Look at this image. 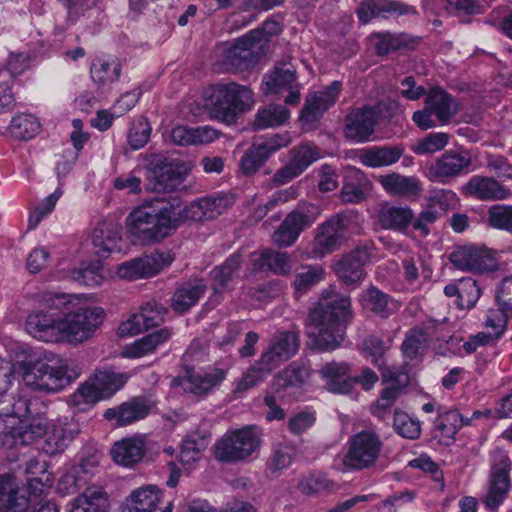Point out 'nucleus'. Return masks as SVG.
<instances>
[{
    "label": "nucleus",
    "instance_id": "f257e3e1",
    "mask_svg": "<svg viewBox=\"0 0 512 512\" xmlns=\"http://www.w3.org/2000/svg\"><path fill=\"white\" fill-rule=\"evenodd\" d=\"M351 316V300L348 296L334 291L323 294L309 312L311 343L321 351L338 348L344 338L345 323Z\"/></svg>",
    "mask_w": 512,
    "mask_h": 512
},
{
    "label": "nucleus",
    "instance_id": "f03ea898",
    "mask_svg": "<svg viewBox=\"0 0 512 512\" xmlns=\"http://www.w3.org/2000/svg\"><path fill=\"white\" fill-rule=\"evenodd\" d=\"M173 202L160 209L139 206L126 218L127 235L135 245H152L169 237L180 225Z\"/></svg>",
    "mask_w": 512,
    "mask_h": 512
},
{
    "label": "nucleus",
    "instance_id": "7ed1b4c3",
    "mask_svg": "<svg viewBox=\"0 0 512 512\" xmlns=\"http://www.w3.org/2000/svg\"><path fill=\"white\" fill-rule=\"evenodd\" d=\"M252 103V91L235 82L217 84L205 92V106L218 119L232 118L249 109Z\"/></svg>",
    "mask_w": 512,
    "mask_h": 512
},
{
    "label": "nucleus",
    "instance_id": "20e7f679",
    "mask_svg": "<svg viewBox=\"0 0 512 512\" xmlns=\"http://www.w3.org/2000/svg\"><path fill=\"white\" fill-rule=\"evenodd\" d=\"M261 436L256 426L228 431L214 444V457L223 463L244 462L259 449Z\"/></svg>",
    "mask_w": 512,
    "mask_h": 512
},
{
    "label": "nucleus",
    "instance_id": "39448f33",
    "mask_svg": "<svg viewBox=\"0 0 512 512\" xmlns=\"http://www.w3.org/2000/svg\"><path fill=\"white\" fill-rule=\"evenodd\" d=\"M77 375L69 367L67 361H60L57 365H50L37 361L27 364L22 374L25 387L32 390L54 393L64 389Z\"/></svg>",
    "mask_w": 512,
    "mask_h": 512
},
{
    "label": "nucleus",
    "instance_id": "423d86ee",
    "mask_svg": "<svg viewBox=\"0 0 512 512\" xmlns=\"http://www.w3.org/2000/svg\"><path fill=\"white\" fill-rule=\"evenodd\" d=\"M99 306H83L61 316L60 342L80 344L93 336L105 319Z\"/></svg>",
    "mask_w": 512,
    "mask_h": 512
},
{
    "label": "nucleus",
    "instance_id": "0eeeda50",
    "mask_svg": "<svg viewBox=\"0 0 512 512\" xmlns=\"http://www.w3.org/2000/svg\"><path fill=\"white\" fill-rule=\"evenodd\" d=\"M321 213L320 205L305 200L299 201L273 232V243L283 248L292 246L301 233L318 220Z\"/></svg>",
    "mask_w": 512,
    "mask_h": 512
},
{
    "label": "nucleus",
    "instance_id": "6e6552de",
    "mask_svg": "<svg viewBox=\"0 0 512 512\" xmlns=\"http://www.w3.org/2000/svg\"><path fill=\"white\" fill-rule=\"evenodd\" d=\"M459 109L458 102L447 91L435 87L428 91L424 108L413 113L414 123L422 130L448 124Z\"/></svg>",
    "mask_w": 512,
    "mask_h": 512
},
{
    "label": "nucleus",
    "instance_id": "1a4fd4ad",
    "mask_svg": "<svg viewBox=\"0 0 512 512\" xmlns=\"http://www.w3.org/2000/svg\"><path fill=\"white\" fill-rule=\"evenodd\" d=\"M347 445L343 465L347 470L356 471L374 466L383 448L380 436L371 429L356 433L349 439Z\"/></svg>",
    "mask_w": 512,
    "mask_h": 512
},
{
    "label": "nucleus",
    "instance_id": "9d476101",
    "mask_svg": "<svg viewBox=\"0 0 512 512\" xmlns=\"http://www.w3.org/2000/svg\"><path fill=\"white\" fill-rule=\"evenodd\" d=\"M190 162L176 158L153 155L147 164L148 178L153 182V190L166 192L177 189L190 173Z\"/></svg>",
    "mask_w": 512,
    "mask_h": 512
},
{
    "label": "nucleus",
    "instance_id": "9b49d317",
    "mask_svg": "<svg viewBox=\"0 0 512 512\" xmlns=\"http://www.w3.org/2000/svg\"><path fill=\"white\" fill-rule=\"evenodd\" d=\"M511 460L506 452L495 449L491 453L487 493L483 503L489 510H497L507 499L511 489Z\"/></svg>",
    "mask_w": 512,
    "mask_h": 512
},
{
    "label": "nucleus",
    "instance_id": "f8f14e48",
    "mask_svg": "<svg viewBox=\"0 0 512 512\" xmlns=\"http://www.w3.org/2000/svg\"><path fill=\"white\" fill-rule=\"evenodd\" d=\"M349 218L344 214H337L317 228L310 258L320 259L337 250L347 239Z\"/></svg>",
    "mask_w": 512,
    "mask_h": 512
},
{
    "label": "nucleus",
    "instance_id": "ddd939ff",
    "mask_svg": "<svg viewBox=\"0 0 512 512\" xmlns=\"http://www.w3.org/2000/svg\"><path fill=\"white\" fill-rule=\"evenodd\" d=\"M44 432L35 419L29 422L17 416L0 414V447L11 450L34 442Z\"/></svg>",
    "mask_w": 512,
    "mask_h": 512
},
{
    "label": "nucleus",
    "instance_id": "4468645a",
    "mask_svg": "<svg viewBox=\"0 0 512 512\" xmlns=\"http://www.w3.org/2000/svg\"><path fill=\"white\" fill-rule=\"evenodd\" d=\"M179 225L186 221H203L216 218L231 205V199L224 195L200 198L190 204L172 199Z\"/></svg>",
    "mask_w": 512,
    "mask_h": 512
},
{
    "label": "nucleus",
    "instance_id": "2eb2a0df",
    "mask_svg": "<svg viewBox=\"0 0 512 512\" xmlns=\"http://www.w3.org/2000/svg\"><path fill=\"white\" fill-rule=\"evenodd\" d=\"M173 261L174 256L170 252H155L121 263L116 274L128 281L151 278L169 267Z\"/></svg>",
    "mask_w": 512,
    "mask_h": 512
},
{
    "label": "nucleus",
    "instance_id": "dca6fc26",
    "mask_svg": "<svg viewBox=\"0 0 512 512\" xmlns=\"http://www.w3.org/2000/svg\"><path fill=\"white\" fill-rule=\"evenodd\" d=\"M35 423L44 428L39 437L44 438L41 450L48 455L62 453L79 432L77 423L68 418L57 419L49 424L39 418L35 419Z\"/></svg>",
    "mask_w": 512,
    "mask_h": 512
},
{
    "label": "nucleus",
    "instance_id": "f3484780",
    "mask_svg": "<svg viewBox=\"0 0 512 512\" xmlns=\"http://www.w3.org/2000/svg\"><path fill=\"white\" fill-rule=\"evenodd\" d=\"M260 31H250L237 39L224 52L225 65L234 70H246L257 62L261 48Z\"/></svg>",
    "mask_w": 512,
    "mask_h": 512
},
{
    "label": "nucleus",
    "instance_id": "a211bd4d",
    "mask_svg": "<svg viewBox=\"0 0 512 512\" xmlns=\"http://www.w3.org/2000/svg\"><path fill=\"white\" fill-rule=\"evenodd\" d=\"M289 162L273 175L272 181L276 185H285L300 176L312 163L321 158L320 149L309 143L293 147L289 151Z\"/></svg>",
    "mask_w": 512,
    "mask_h": 512
},
{
    "label": "nucleus",
    "instance_id": "6ab92c4d",
    "mask_svg": "<svg viewBox=\"0 0 512 512\" xmlns=\"http://www.w3.org/2000/svg\"><path fill=\"white\" fill-rule=\"evenodd\" d=\"M378 117V110L372 106H363L351 110L345 118V138L353 143L370 141L375 132Z\"/></svg>",
    "mask_w": 512,
    "mask_h": 512
},
{
    "label": "nucleus",
    "instance_id": "aec40b11",
    "mask_svg": "<svg viewBox=\"0 0 512 512\" xmlns=\"http://www.w3.org/2000/svg\"><path fill=\"white\" fill-rule=\"evenodd\" d=\"M450 259L458 269L472 273L489 272L497 267V261L490 250L472 245L458 247Z\"/></svg>",
    "mask_w": 512,
    "mask_h": 512
},
{
    "label": "nucleus",
    "instance_id": "412c9836",
    "mask_svg": "<svg viewBox=\"0 0 512 512\" xmlns=\"http://www.w3.org/2000/svg\"><path fill=\"white\" fill-rule=\"evenodd\" d=\"M262 89L265 94H279L283 91H289L285 103L290 105L298 103L301 98L292 65L276 66L273 72L264 77Z\"/></svg>",
    "mask_w": 512,
    "mask_h": 512
},
{
    "label": "nucleus",
    "instance_id": "4be33fe9",
    "mask_svg": "<svg viewBox=\"0 0 512 512\" xmlns=\"http://www.w3.org/2000/svg\"><path fill=\"white\" fill-rule=\"evenodd\" d=\"M472 158L466 150H450L438 157L430 169L434 180L445 182L469 171Z\"/></svg>",
    "mask_w": 512,
    "mask_h": 512
},
{
    "label": "nucleus",
    "instance_id": "5701e85b",
    "mask_svg": "<svg viewBox=\"0 0 512 512\" xmlns=\"http://www.w3.org/2000/svg\"><path fill=\"white\" fill-rule=\"evenodd\" d=\"M311 367L305 360H297L289 364L274 378V387L277 392L295 394L309 384Z\"/></svg>",
    "mask_w": 512,
    "mask_h": 512
},
{
    "label": "nucleus",
    "instance_id": "b1692460",
    "mask_svg": "<svg viewBox=\"0 0 512 512\" xmlns=\"http://www.w3.org/2000/svg\"><path fill=\"white\" fill-rule=\"evenodd\" d=\"M153 408L154 403L151 400L134 397L117 407L107 409L103 416L108 421H114L117 426H126L144 419Z\"/></svg>",
    "mask_w": 512,
    "mask_h": 512
},
{
    "label": "nucleus",
    "instance_id": "393cba45",
    "mask_svg": "<svg viewBox=\"0 0 512 512\" xmlns=\"http://www.w3.org/2000/svg\"><path fill=\"white\" fill-rule=\"evenodd\" d=\"M161 498L162 493L157 486H141L126 497L120 512H156ZM161 512H172V504H168Z\"/></svg>",
    "mask_w": 512,
    "mask_h": 512
},
{
    "label": "nucleus",
    "instance_id": "a878e982",
    "mask_svg": "<svg viewBox=\"0 0 512 512\" xmlns=\"http://www.w3.org/2000/svg\"><path fill=\"white\" fill-rule=\"evenodd\" d=\"M298 348L299 340L294 332H280L274 336L268 349L261 355V363L267 365V370H273L295 355Z\"/></svg>",
    "mask_w": 512,
    "mask_h": 512
},
{
    "label": "nucleus",
    "instance_id": "bb28decb",
    "mask_svg": "<svg viewBox=\"0 0 512 512\" xmlns=\"http://www.w3.org/2000/svg\"><path fill=\"white\" fill-rule=\"evenodd\" d=\"M340 91L341 83L334 81L324 89L310 93L301 111V120L305 122L317 120L327 109L336 103Z\"/></svg>",
    "mask_w": 512,
    "mask_h": 512
},
{
    "label": "nucleus",
    "instance_id": "cd10ccee",
    "mask_svg": "<svg viewBox=\"0 0 512 512\" xmlns=\"http://www.w3.org/2000/svg\"><path fill=\"white\" fill-rule=\"evenodd\" d=\"M25 326L27 332L34 338L50 343L60 342V316L36 311L28 315Z\"/></svg>",
    "mask_w": 512,
    "mask_h": 512
},
{
    "label": "nucleus",
    "instance_id": "c85d7f7f",
    "mask_svg": "<svg viewBox=\"0 0 512 512\" xmlns=\"http://www.w3.org/2000/svg\"><path fill=\"white\" fill-rule=\"evenodd\" d=\"M378 183L390 196L417 199L423 192V185L417 176H406L391 172L379 175Z\"/></svg>",
    "mask_w": 512,
    "mask_h": 512
},
{
    "label": "nucleus",
    "instance_id": "c756f323",
    "mask_svg": "<svg viewBox=\"0 0 512 512\" xmlns=\"http://www.w3.org/2000/svg\"><path fill=\"white\" fill-rule=\"evenodd\" d=\"M413 219L414 213L410 207L389 202L380 203L375 213L377 225L385 230L404 231Z\"/></svg>",
    "mask_w": 512,
    "mask_h": 512
},
{
    "label": "nucleus",
    "instance_id": "7c9ffc66",
    "mask_svg": "<svg viewBox=\"0 0 512 512\" xmlns=\"http://www.w3.org/2000/svg\"><path fill=\"white\" fill-rule=\"evenodd\" d=\"M471 425V419L461 415L457 410L438 408V416L434 421V437L443 445L454 442L455 436L462 426Z\"/></svg>",
    "mask_w": 512,
    "mask_h": 512
},
{
    "label": "nucleus",
    "instance_id": "2f4dec72",
    "mask_svg": "<svg viewBox=\"0 0 512 512\" xmlns=\"http://www.w3.org/2000/svg\"><path fill=\"white\" fill-rule=\"evenodd\" d=\"M92 244L95 254L106 258L113 252H119L122 248L121 228L114 223L102 222L97 225L92 233Z\"/></svg>",
    "mask_w": 512,
    "mask_h": 512
},
{
    "label": "nucleus",
    "instance_id": "473e14b6",
    "mask_svg": "<svg viewBox=\"0 0 512 512\" xmlns=\"http://www.w3.org/2000/svg\"><path fill=\"white\" fill-rule=\"evenodd\" d=\"M466 193L481 201H498L507 199L509 189L491 177L475 175L465 186Z\"/></svg>",
    "mask_w": 512,
    "mask_h": 512
},
{
    "label": "nucleus",
    "instance_id": "72a5a7b5",
    "mask_svg": "<svg viewBox=\"0 0 512 512\" xmlns=\"http://www.w3.org/2000/svg\"><path fill=\"white\" fill-rule=\"evenodd\" d=\"M349 373L350 367L345 362H329L319 370L327 390L336 394H346L352 390V377Z\"/></svg>",
    "mask_w": 512,
    "mask_h": 512
},
{
    "label": "nucleus",
    "instance_id": "f704fd0d",
    "mask_svg": "<svg viewBox=\"0 0 512 512\" xmlns=\"http://www.w3.org/2000/svg\"><path fill=\"white\" fill-rule=\"evenodd\" d=\"M444 294L447 297L456 296V305L459 309L470 310L475 307L482 294V290L476 280L466 277L446 285Z\"/></svg>",
    "mask_w": 512,
    "mask_h": 512
},
{
    "label": "nucleus",
    "instance_id": "c9c22d12",
    "mask_svg": "<svg viewBox=\"0 0 512 512\" xmlns=\"http://www.w3.org/2000/svg\"><path fill=\"white\" fill-rule=\"evenodd\" d=\"M227 370L212 368L209 371L191 372L184 379V389L192 394L203 396L211 392L225 379Z\"/></svg>",
    "mask_w": 512,
    "mask_h": 512
},
{
    "label": "nucleus",
    "instance_id": "e433bc0d",
    "mask_svg": "<svg viewBox=\"0 0 512 512\" xmlns=\"http://www.w3.org/2000/svg\"><path fill=\"white\" fill-rule=\"evenodd\" d=\"M218 131L210 126L188 127L178 125L171 131V140L178 146H196L213 142Z\"/></svg>",
    "mask_w": 512,
    "mask_h": 512
},
{
    "label": "nucleus",
    "instance_id": "4c0bfd02",
    "mask_svg": "<svg viewBox=\"0 0 512 512\" xmlns=\"http://www.w3.org/2000/svg\"><path fill=\"white\" fill-rule=\"evenodd\" d=\"M171 337V331L168 328L159 329L150 333L133 343L126 345L121 355L125 358H141L153 353L159 346L167 342Z\"/></svg>",
    "mask_w": 512,
    "mask_h": 512
},
{
    "label": "nucleus",
    "instance_id": "58836bf2",
    "mask_svg": "<svg viewBox=\"0 0 512 512\" xmlns=\"http://www.w3.org/2000/svg\"><path fill=\"white\" fill-rule=\"evenodd\" d=\"M403 154V149L397 146H373L360 150V163L370 168H381L395 164Z\"/></svg>",
    "mask_w": 512,
    "mask_h": 512
},
{
    "label": "nucleus",
    "instance_id": "ea45409f",
    "mask_svg": "<svg viewBox=\"0 0 512 512\" xmlns=\"http://www.w3.org/2000/svg\"><path fill=\"white\" fill-rule=\"evenodd\" d=\"M146 445L141 437H127L114 444L111 454L113 460L122 466L130 467L144 456Z\"/></svg>",
    "mask_w": 512,
    "mask_h": 512
},
{
    "label": "nucleus",
    "instance_id": "a19ab883",
    "mask_svg": "<svg viewBox=\"0 0 512 512\" xmlns=\"http://www.w3.org/2000/svg\"><path fill=\"white\" fill-rule=\"evenodd\" d=\"M210 433L207 430L190 433L183 441L179 454L180 463L186 469H192L201 459L209 444Z\"/></svg>",
    "mask_w": 512,
    "mask_h": 512
},
{
    "label": "nucleus",
    "instance_id": "79ce46f5",
    "mask_svg": "<svg viewBox=\"0 0 512 512\" xmlns=\"http://www.w3.org/2000/svg\"><path fill=\"white\" fill-rule=\"evenodd\" d=\"M207 286L203 280L197 279L179 286L171 299V307L177 313H186L196 305L206 292Z\"/></svg>",
    "mask_w": 512,
    "mask_h": 512
},
{
    "label": "nucleus",
    "instance_id": "37998d69",
    "mask_svg": "<svg viewBox=\"0 0 512 512\" xmlns=\"http://www.w3.org/2000/svg\"><path fill=\"white\" fill-rule=\"evenodd\" d=\"M28 500L19 495V484L8 474L0 475V512H24Z\"/></svg>",
    "mask_w": 512,
    "mask_h": 512
},
{
    "label": "nucleus",
    "instance_id": "c03bdc74",
    "mask_svg": "<svg viewBox=\"0 0 512 512\" xmlns=\"http://www.w3.org/2000/svg\"><path fill=\"white\" fill-rule=\"evenodd\" d=\"M412 11V8L390 0H364L357 15L362 23H368L372 18L380 15H404Z\"/></svg>",
    "mask_w": 512,
    "mask_h": 512
},
{
    "label": "nucleus",
    "instance_id": "a18cd8bd",
    "mask_svg": "<svg viewBox=\"0 0 512 512\" xmlns=\"http://www.w3.org/2000/svg\"><path fill=\"white\" fill-rule=\"evenodd\" d=\"M109 507L106 491L102 487L92 486L74 500L71 512H108Z\"/></svg>",
    "mask_w": 512,
    "mask_h": 512
},
{
    "label": "nucleus",
    "instance_id": "49530a36",
    "mask_svg": "<svg viewBox=\"0 0 512 512\" xmlns=\"http://www.w3.org/2000/svg\"><path fill=\"white\" fill-rule=\"evenodd\" d=\"M132 373L118 372L112 368L97 370L92 379L104 398L111 397L131 378Z\"/></svg>",
    "mask_w": 512,
    "mask_h": 512
},
{
    "label": "nucleus",
    "instance_id": "de8ad7c7",
    "mask_svg": "<svg viewBox=\"0 0 512 512\" xmlns=\"http://www.w3.org/2000/svg\"><path fill=\"white\" fill-rule=\"evenodd\" d=\"M72 281L87 287L101 286L106 277L103 273L102 264L99 261H93L82 264L80 267L73 268L67 276Z\"/></svg>",
    "mask_w": 512,
    "mask_h": 512
},
{
    "label": "nucleus",
    "instance_id": "09e8293b",
    "mask_svg": "<svg viewBox=\"0 0 512 512\" xmlns=\"http://www.w3.org/2000/svg\"><path fill=\"white\" fill-rule=\"evenodd\" d=\"M121 70V64L116 58L97 59L91 66V78L100 86L110 85L119 79Z\"/></svg>",
    "mask_w": 512,
    "mask_h": 512
},
{
    "label": "nucleus",
    "instance_id": "8fccbe9b",
    "mask_svg": "<svg viewBox=\"0 0 512 512\" xmlns=\"http://www.w3.org/2000/svg\"><path fill=\"white\" fill-rule=\"evenodd\" d=\"M255 267L259 270H269L277 275H285L292 270V263L285 252L264 250L256 260Z\"/></svg>",
    "mask_w": 512,
    "mask_h": 512
},
{
    "label": "nucleus",
    "instance_id": "3c124183",
    "mask_svg": "<svg viewBox=\"0 0 512 512\" xmlns=\"http://www.w3.org/2000/svg\"><path fill=\"white\" fill-rule=\"evenodd\" d=\"M40 131V122L36 116L29 113H19L15 115L9 126V134L18 140H28L33 138Z\"/></svg>",
    "mask_w": 512,
    "mask_h": 512
},
{
    "label": "nucleus",
    "instance_id": "603ef678",
    "mask_svg": "<svg viewBox=\"0 0 512 512\" xmlns=\"http://www.w3.org/2000/svg\"><path fill=\"white\" fill-rule=\"evenodd\" d=\"M360 302L364 309L387 317L395 306L394 301L376 287H370L360 295Z\"/></svg>",
    "mask_w": 512,
    "mask_h": 512
},
{
    "label": "nucleus",
    "instance_id": "864d4df0",
    "mask_svg": "<svg viewBox=\"0 0 512 512\" xmlns=\"http://www.w3.org/2000/svg\"><path fill=\"white\" fill-rule=\"evenodd\" d=\"M388 347L383 340L375 335L367 336L363 341L362 351L365 358L370 359L372 364L383 371V377L394 378V375L386 370V361L384 354Z\"/></svg>",
    "mask_w": 512,
    "mask_h": 512
},
{
    "label": "nucleus",
    "instance_id": "5fc2aeb1",
    "mask_svg": "<svg viewBox=\"0 0 512 512\" xmlns=\"http://www.w3.org/2000/svg\"><path fill=\"white\" fill-rule=\"evenodd\" d=\"M240 254H233L221 265L211 271L212 289L215 293L223 292L229 281H231L240 266Z\"/></svg>",
    "mask_w": 512,
    "mask_h": 512
},
{
    "label": "nucleus",
    "instance_id": "6e6d98bb",
    "mask_svg": "<svg viewBox=\"0 0 512 512\" xmlns=\"http://www.w3.org/2000/svg\"><path fill=\"white\" fill-rule=\"evenodd\" d=\"M430 336L420 328H413L406 333L401 349L405 358L414 360L423 355L429 347Z\"/></svg>",
    "mask_w": 512,
    "mask_h": 512
},
{
    "label": "nucleus",
    "instance_id": "4d7b16f0",
    "mask_svg": "<svg viewBox=\"0 0 512 512\" xmlns=\"http://www.w3.org/2000/svg\"><path fill=\"white\" fill-rule=\"evenodd\" d=\"M369 40L378 55H386L408 45V37L405 34L375 33L369 37Z\"/></svg>",
    "mask_w": 512,
    "mask_h": 512
},
{
    "label": "nucleus",
    "instance_id": "13d9d810",
    "mask_svg": "<svg viewBox=\"0 0 512 512\" xmlns=\"http://www.w3.org/2000/svg\"><path fill=\"white\" fill-rule=\"evenodd\" d=\"M289 117L290 112L286 107L271 104L258 111L254 125L258 129L276 127L284 124Z\"/></svg>",
    "mask_w": 512,
    "mask_h": 512
},
{
    "label": "nucleus",
    "instance_id": "bf43d9fd",
    "mask_svg": "<svg viewBox=\"0 0 512 512\" xmlns=\"http://www.w3.org/2000/svg\"><path fill=\"white\" fill-rule=\"evenodd\" d=\"M272 370H267V365L261 363V358L234 383V393H243L262 382Z\"/></svg>",
    "mask_w": 512,
    "mask_h": 512
},
{
    "label": "nucleus",
    "instance_id": "052dcab7",
    "mask_svg": "<svg viewBox=\"0 0 512 512\" xmlns=\"http://www.w3.org/2000/svg\"><path fill=\"white\" fill-rule=\"evenodd\" d=\"M335 484L325 474H312L302 478L297 489L304 495L316 496L322 492L330 491Z\"/></svg>",
    "mask_w": 512,
    "mask_h": 512
},
{
    "label": "nucleus",
    "instance_id": "680f3d73",
    "mask_svg": "<svg viewBox=\"0 0 512 512\" xmlns=\"http://www.w3.org/2000/svg\"><path fill=\"white\" fill-rule=\"evenodd\" d=\"M393 427L397 434L407 439H417L421 435V424L406 412L396 410Z\"/></svg>",
    "mask_w": 512,
    "mask_h": 512
},
{
    "label": "nucleus",
    "instance_id": "e2e57ef3",
    "mask_svg": "<svg viewBox=\"0 0 512 512\" xmlns=\"http://www.w3.org/2000/svg\"><path fill=\"white\" fill-rule=\"evenodd\" d=\"M449 142V135L443 132L429 133L418 139L412 150L418 155L432 154L444 149Z\"/></svg>",
    "mask_w": 512,
    "mask_h": 512
},
{
    "label": "nucleus",
    "instance_id": "0e129e2a",
    "mask_svg": "<svg viewBox=\"0 0 512 512\" xmlns=\"http://www.w3.org/2000/svg\"><path fill=\"white\" fill-rule=\"evenodd\" d=\"M265 148L257 142L253 143L244 153L240 161L241 171L245 175L254 174L267 160L268 155L264 152Z\"/></svg>",
    "mask_w": 512,
    "mask_h": 512
},
{
    "label": "nucleus",
    "instance_id": "69168bd1",
    "mask_svg": "<svg viewBox=\"0 0 512 512\" xmlns=\"http://www.w3.org/2000/svg\"><path fill=\"white\" fill-rule=\"evenodd\" d=\"M324 277V270L321 266L310 265L303 267V270L297 272L293 281L294 289L297 293H304L311 287L320 282Z\"/></svg>",
    "mask_w": 512,
    "mask_h": 512
},
{
    "label": "nucleus",
    "instance_id": "338daca9",
    "mask_svg": "<svg viewBox=\"0 0 512 512\" xmlns=\"http://www.w3.org/2000/svg\"><path fill=\"white\" fill-rule=\"evenodd\" d=\"M101 399L104 397L97 389L92 377L71 395V402L80 409H84L87 405H93Z\"/></svg>",
    "mask_w": 512,
    "mask_h": 512
},
{
    "label": "nucleus",
    "instance_id": "774afa93",
    "mask_svg": "<svg viewBox=\"0 0 512 512\" xmlns=\"http://www.w3.org/2000/svg\"><path fill=\"white\" fill-rule=\"evenodd\" d=\"M457 195L451 190L435 189L430 192L428 205L432 209H437L440 216L448 210L453 209L457 204Z\"/></svg>",
    "mask_w": 512,
    "mask_h": 512
}]
</instances>
